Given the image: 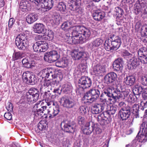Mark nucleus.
I'll return each instance as SVG.
<instances>
[{"mask_svg": "<svg viewBox=\"0 0 147 147\" xmlns=\"http://www.w3.org/2000/svg\"><path fill=\"white\" fill-rule=\"evenodd\" d=\"M122 92V88L121 86H117L116 89L110 88H105L103 90L100 96V99L106 100L105 96L112 98L115 101L117 99H125Z\"/></svg>", "mask_w": 147, "mask_h": 147, "instance_id": "1", "label": "nucleus"}, {"mask_svg": "<svg viewBox=\"0 0 147 147\" xmlns=\"http://www.w3.org/2000/svg\"><path fill=\"white\" fill-rule=\"evenodd\" d=\"M121 43L120 37L113 35L105 41L104 44L105 48L108 51H116L120 47Z\"/></svg>", "mask_w": 147, "mask_h": 147, "instance_id": "2", "label": "nucleus"}, {"mask_svg": "<svg viewBox=\"0 0 147 147\" xmlns=\"http://www.w3.org/2000/svg\"><path fill=\"white\" fill-rule=\"evenodd\" d=\"M71 55L75 60L82 62L79 64V67L81 71H85L87 67L85 64H86V61L89 57L88 54L84 51H74L72 53Z\"/></svg>", "mask_w": 147, "mask_h": 147, "instance_id": "3", "label": "nucleus"}, {"mask_svg": "<svg viewBox=\"0 0 147 147\" xmlns=\"http://www.w3.org/2000/svg\"><path fill=\"white\" fill-rule=\"evenodd\" d=\"M136 137L139 139V142L144 143L147 140V120L144 118L140 126V130Z\"/></svg>", "mask_w": 147, "mask_h": 147, "instance_id": "4", "label": "nucleus"}, {"mask_svg": "<svg viewBox=\"0 0 147 147\" xmlns=\"http://www.w3.org/2000/svg\"><path fill=\"white\" fill-rule=\"evenodd\" d=\"M27 36L24 34H20L16 38V44L20 50H25L28 46Z\"/></svg>", "mask_w": 147, "mask_h": 147, "instance_id": "5", "label": "nucleus"}, {"mask_svg": "<svg viewBox=\"0 0 147 147\" xmlns=\"http://www.w3.org/2000/svg\"><path fill=\"white\" fill-rule=\"evenodd\" d=\"M100 94L99 89H91L85 94V99L88 100L87 102L91 103L98 98Z\"/></svg>", "mask_w": 147, "mask_h": 147, "instance_id": "6", "label": "nucleus"}, {"mask_svg": "<svg viewBox=\"0 0 147 147\" xmlns=\"http://www.w3.org/2000/svg\"><path fill=\"white\" fill-rule=\"evenodd\" d=\"M26 96L27 101L31 103H34L38 99L39 92L36 89L32 88L28 90Z\"/></svg>", "mask_w": 147, "mask_h": 147, "instance_id": "7", "label": "nucleus"}, {"mask_svg": "<svg viewBox=\"0 0 147 147\" xmlns=\"http://www.w3.org/2000/svg\"><path fill=\"white\" fill-rule=\"evenodd\" d=\"M81 34L82 36H80V43L82 44L90 40L91 35L90 30L85 27L81 26L80 28Z\"/></svg>", "mask_w": 147, "mask_h": 147, "instance_id": "8", "label": "nucleus"}, {"mask_svg": "<svg viewBox=\"0 0 147 147\" xmlns=\"http://www.w3.org/2000/svg\"><path fill=\"white\" fill-rule=\"evenodd\" d=\"M61 125L63 126V130L66 132L73 133L75 131L76 124L74 122L64 121L61 123Z\"/></svg>", "mask_w": 147, "mask_h": 147, "instance_id": "9", "label": "nucleus"}, {"mask_svg": "<svg viewBox=\"0 0 147 147\" xmlns=\"http://www.w3.org/2000/svg\"><path fill=\"white\" fill-rule=\"evenodd\" d=\"M60 57V55L55 50L45 53L44 57V60L49 63L54 62Z\"/></svg>", "mask_w": 147, "mask_h": 147, "instance_id": "10", "label": "nucleus"}, {"mask_svg": "<svg viewBox=\"0 0 147 147\" xmlns=\"http://www.w3.org/2000/svg\"><path fill=\"white\" fill-rule=\"evenodd\" d=\"M92 84V81L90 78L87 76H82L78 81L79 86L83 89L90 88Z\"/></svg>", "mask_w": 147, "mask_h": 147, "instance_id": "11", "label": "nucleus"}, {"mask_svg": "<svg viewBox=\"0 0 147 147\" xmlns=\"http://www.w3.org/2000/svg\"><path fill=\"white\" fill-rule=\"evenodd\" d=\"M32 47L34 51L38 53L45 52L48 48L47 44L41 41L35 42L34 44Z\"/></svg>", "mask_w": 147, "mask_h": 147, "instance_id": "12", "label": "nucleus"}, {"mask_svg": "<svg viewBox=\"0 0 147 147\" xmlns=\"http://www.w3.org/2000/svg\"><path fill=\"white\" fill-rule=\"evenodd\" d=\"M131 107L128 105L120 110L119 113L122 120H126L129 117L131 112Z\"/></svg>", "mask_w": 147, "mask_h": 147, "instance_id": "13", "label": "nucleus"}, {"mask_svg": "<svg viewBox=\"0 0 147 147\" xmlns=\"http://www.w3.org/2000/svg\"><path fill=\"white\" fill-rule=\"evenodd\" d=\"M59 102L61 104H62L64 107L67 108H73L76 105L75 102L73 100L69 99L66 96L62 97Z\"/></svg>", "mask_w": 147, "mask_h": 147, "instance_id": "14", "label": "nucleus"}, {"mask_svg": "<svg viewBox=\"0 0 147 147\" xmlns=\"http://www.w3.org/2000/svg\"><path fill=\"white\" fill-rule=\"evenodd\" d=\"M117 76L114 72H110L107 74L104 78V82L107 84H113L117 79Z\"/></svg>", "mask_w": 147, "mask_h": 147, "instance_id": "15", "label": "nucleus"}, {"mask_svg": "<svg viewBox=\"0 0 147 147\" xmlns=\"http://www.w3.org/2000/svg\"><path fill=\"white\" fill-rule=\"evenodd\" d=\"M107 105V104L106 102H102L99 104H96L93 106L92 112L94 114H98L105 109Z\"/></svg>", "mask_w": 147, "mask_h": 147, "instance_id": "16", "label": "nucleus"}, {"mask_svg": "<svg viewBox=\"0 0 147 147\" xmlns=\"http://www.w3.org/2000/svg\"><path fill=\"white\" fill-rule=\"evenodd\" d=\"M32 2H36L37 3H40L42 7L45 9H50L53 7L54 2L53 0H29Z\"/></svg>", "mask_w": 147, "mask_h": 147, "instance_id": "17", "label": "nucleus"}, {"mask_svg": "<svg viewBox=\"0 0 147 147\" xmlns=\"http://www.w3.org/2000/svg\"><path fill=\"white\" fill-rule=\"evenodd\" d=\"M110 117L109 115L105 114L103 112L98 116L97 120L101 125H106L110 123Z\"/></svg>", "mask_w": 147, "mask_h": 147, "instance_id": "18", "label": "nucleus"}, {"mask_svg": "<svg viewBox=\"0 0 147 147\" xmlns=\"http://www.w3.org/2000/svg\"><path fill=\"white\" fill-rule=\"evenodd\" d=\"M103 42V40L100 38H98L88 45V49L92 51H95L97 47Z\"/></svg>", "mask_w": 147, "mask_h": 147, "instance_id": "19", "label": "nucleus"}, {"mask_svg": "<svg viewBox=\"0 0 147 147\" xmlns=\"http://www.w3.org/2000/svg\"><path fill=\"white\" fill-rule=\"evenodd\" d=\"M94 126V124L93 123H87L82 129L83 133L86 135H90L93 131Z\"/></svg>", "mask_w": 147, "mask_h": 147, "instance_id": "20", "label": "nucleus"}, {"mask_svg": "<svg viewBox=\"0 0 147 147\" xmlns=\"http://www.w3.org/2000/svg\"><path fill=\"white\" fill-rule=\"evenodd\" d=\"M42 73L43 75L45 76V78L52 79L55 78L57 77L54 71L52 69L43 70L42 71Z\"/></svg>", "mask_w": 147, "mask_h": 147, "instance_id": "21", "label": "nucleus"}, {"mask_svg": "<svg viewBox=\"0 0 147 147\" xmlns=\"http://www.w3.org/2000/svg\"><path fill=\"white\" fill-rule=\"evenodd\" d=\"M123 61L121 58H119L116 60L113 64V68L114 70L121 71L123 69Z\"/></svg>", "mask_w": 147, "mask_h": 147, "instance_id": "22", "label": "nucleus"}, {"mask_svg": "<svg viewBox=\"0 0 147 147\" xmlns=\"http://www.w3.org/2000/svg\"><path fill=\"white\" fill-rule=\"evenodd\" d=\"M40 102H41V104L40 103H37L33 107L34 110H36V113L38 115H41V113H43L44 111L46 110L47 107L46 106H43L42 105V104L43 102L40 101Z\"/></svg>", "mask_w": 147, "mask_h": 147, "instance_id": "23", "label": "nucleus"}, {"mask_svg": "<svg viewBox=\"0 0 147 147\" xmlns=\"http://www.w3.org/2000/svg\"><path fill=\"white\" fill-rule=\"evenodd\" d=\"M144 107L140 105L139 106L138 105L135 104L133 105L132 107V113L134 116L136 118L139 117V109L140 108L142 111L144 109Z\"/></svg>", "mask_w": 147, "mask_h": 147, "instance_id": "24", "label": "nucleus"}, {"mask_svg": "<svg viewBox=\"0 0 147 147\" xmlns=\"http://www.w3.org/2000/svg\"><path fill=\"white\" fill-rule=\"evenodd\" d=\"M117 108L113 106H111L107 104V107L104 112L105 114L109 115V116L111 115H113L115 114L117 111Z\"/></svg>", "mask_w": 147, "mask_h": 147, "instance_id": "25", "label": "nucleus"}, {"mask_svg": "<svg viewBox=\"0 0 147 147\" xmlns=\"http://www.w3.org/2000/svg\"><path fill=\"white\" fill-rule=\"evenodd\" d=\"M105 71V68L104 67L100 65H97L94 67L93 70V74L98 76L100 74L103 73Z\"/></svg>", "mask_w": 147, "mask_h": 147, "instance_id": "26", "label": "nucleus"}, {"mask_svg": "<svg viewBox=\"0 0 147 147\" xmlns=\"http://www.w3.org/2000/svg\"><path fill=\"white\" fill-rule=\"evenodd\" d=\"M136 80V78L134 76H126L124 78V82L127 86H131L134 84Z\"/></svg>", "mask_w": 147, "mask_h": 147, "instance_id": "27", "label": "nucleus"}, {"mask_svg": "<svg viewBox=\"0 0 147 147\" xmlns=\"http://www.w3.org/2000/svg\"><path fill=\"white\" fill-rule=\"evenodd\" d=\"M44 25L41 23L36 24L33 27V31L35 33L40 34L44 32Z\"/></svg>", "mask_w": 147, "mask_h": 147, "instance_id": "28", "label": "nucleus"}, {"mask_svg": "<svg viewBox=\"0 0 147 147\" xmlns=\"http://www.w3.org/2000/svg\"><path fill=\"white\" fill-rule=\"evenodd\" d=\"M81 25L76 26L73 28L72 36L76 38H79L80 34H81L80 28Z\"/></svg>", "mask_w": 147, "mask_h": 147, "instance_id": "29", "label": "nucleus"}, {"mask_svg": "<svg viewBox=\"0 0 147 147\" xmlns=\"http://www.w3.org/2000/svg\"><path fill=\"white\" fill-rule=\"evenodd\" d=\"M53 110L49 117L50 118H52L55 117L58 114L60 111L59 106L58 104H57V106L56 105L54 107H53Z\"/></svg>", "mask_w": 147, "mask_h": 147, "instance_id": "30", "label": "nucleus"}, {"mask_svg": "<svg viewBox=\"0 0 147 147\" xmlns=\"http://www.w3.org/2000/svg\"><path fill=\"white\" fill-rule=\"evenodd\" d=\"M65 3L62 1L58 2L56 9L62 12H65L66 10V6Z\"/></svg>", "mask_w": 147, "mask_h": 147, "instance_id": "31", "label": "nucleus"}, {"mask_svg": "<svg viewBox=\"0 0 147 147\" xmlns=\"http://www.w3.org/2000/svg\"><path fill=\"white\" fill-rule=\"evenodd\" d=\"M142 86L141 85H137L133 89V92L134 94L139 95L142 91Z\"/></svg>", "mask_w": 147, "mask_h": 147, "instance_id": "32", "label": "nucleus"}, {"mask_svg": "<svg viewBox=\"0 0 147 147\" xmlns=\"http://www.w3.org/2000/svg\"><path fill=\"white\" fill-rule=\"evenodd\" d=\"M25 54L21 52H15L13 53V58L14 60L20 59L24 57Z\"/></svg>", "mask_w": 147, "mask_h": 147, "instance_id": "33", "label": "nucleus"}, {"mask_svg": "<svg viewBox=\"0 0 147 147\" xmlns=\"http://www.w3.org/2000/svg\"><path fill=\"white\" fill-rule=\"evenodd\" d=\"M138 58L134 57L130 59V65L133 67V68H135L140 65V61Z\"/></svg>", "mask_w": 147, "mask_h": 147, "instance_id": "34", "label": "nucleus"}, {"mask_svg": "<svg viewBox=\"0 0 147 147\" xmlns=\"http://www.w3.org/2000/svg\"><path fill=\"white\" fill-rule=\"evenodd\" d=\"M72 88L71 86L68 84H65L63 85L61 87L62 92L65 94H67L70 92Z\"/></svg>", "mask_w": 147, "mask_h": 147, "instance_id": "35", "label": "nucleus"}, {"mask_svg": "<svg viewBox=\"0 0 147 147\" xmlns=\"http://www.w3.org/2000/svg\"><path fill=\"white\" fill-rule=\"evenodd\" d=\"M66 40H67L66 42L69 44H76L80 43L79 38H76L72 36Z\"/></svg>", "mask_w": 147, "mask_h": 147, "instance_id": "36", "label": "nucleus"}, {"mask_svg": "<svg viewBox=\"0 0 147 147\" xmlns=\"http://www.w3.org/2000/svg\"><path fill=\"white\" fill-rule=\"evenodd\" d=\"M138 56L147 55L146 48L144 47H142L140 48L138 51Z\"/></svg>", "mask_w": 147, "mask_h": 147, "instance_id": "37", "label": "nucleus"}, {"mask_svg": "<svg viewBox=\"0 0 147 147\" xmlns=\"http://www.w3.org/2000/svg\"><path fill=\"white\" fill-rule=\"evenodd\" d=\"M115 11L117 18H121L123 13V10L119 7H117L115 8Z\"/></svg>", "mask_w": 147, "mask_h": 147, "instance_id": "38", "label": "nucleus"}, {"mask_svg": "<svg viewBox=\"0 0 147 147\" xmlns=\"http://www.w3.org/2000/svg\"><path fill=\"white\" fill-rule=\"evenodd\" d=\"M28 82L32 85L35 84L37 82V79L35 75L31 74L28 79Z\"/></svg>", "mask_w": 147, "mask_h": 147, "instance_id": "39", "label": "nucleus"}, {"mask_svg": "<svg viewBox=\"0 0 147 147\" xmlns=\"http://www.w3.org/2000/svg\"><path fill=\"white\" fill-rule=\"evenodd\" d=\"M31 74L30 72L28 71L24 72L22 75V79L24 82L27 83L28 81V79Z\"/></svg>", "mask_w": 147, "mask_h": 147, "instance_id": "40", "label": "nucleus"}, {"mask_svg": "<svg viewBox=\"0 0 147 147\" xmlns=\"http://www.w3.org/2000/svg\"><path fill=\"white\" fill-rule=\"evenodd\" d=\"M26 5V3L25 1H22L19 4V10L23 12L26 11L27 10Z\"/></svg>", "mask_w": 147, "mask_h": 147, "instance_id": "41", "label": "nucleus"}, {"mask_svg": "<svg viewBox=\"0 0 147 147\" xmlns=\"http://www.w3.org/2000/svg\"><path fill=\"white\" fill-rule=\"evenodd\" d=\"M43 96L45 99L48 98H54L56 97V95H52L49 91H48L47 92H45L43 94Z\"/></svg>", "mask_w": 147, "mask_h": 147, "instance_id": "42", "label": "nucleus"}, {"mask_svg": "<svg viewBox=\"0 0 147 147\" xmlns=\"http://www.w3.org/2000/svg\"><path fill=\"white\" fill-rule=\"evenodd\" d=\"M105 16V13L104 12H95L93 14V18L96 17V18H103Z\"/></svg>", "mask_w": 147, "mask_h": 147, "instance_id": "43", "label": "nucleus"}, {"mask_svg": "<svg viewBox=\"0 0 147 147\" xmlns=\"http://www.w3.org/2000/svg\"><path fill=\"white\" fill-rule=\"evenodd\" d=\"M51 82L49 79L47 80H45L43 84L42 85L40 88V89H44L47 87L51 85Z\"/></svg>", "mask_w": 147, "mask_h": 147, "instance_id": "44", "label": "nucleus"}, {"mask_svg": "<svg viewBox=\"0 0 147 147\" xmlns=\"http://www.w3.org/2000/svg\"><path fill=\"white\" fill-rule=\"evenodd\" d=\"M88 111L87 107L85 106H82L80 107L79 108V112L82 115H84L87 113Z\"/></svg>", "mask_w": 147, "mask_h": 147, "instance_id": "45", "label": "nucleus"}, {"mask_svg": "<svg viewBox=\"0 0 147 147\" xmlns=\"http://www.w3.org/2000/svg\"><path fill=\"white\" fill-rule=\"evenodd\" d=\"M138 59L143 64L147 63V55L138 56Z\"/></svg>", "mask_w": 147, "mask_h": 147, "instance_id": "46", "label": "nucleus"}, {"mask_svg": "<svg viewBox=\"0 0 147 147\" xmlns=\"http://www.w3.org/2000/svg\"><path fill=\"white\" fill-rule=\"evenodd\" d=\"M136 96L135 95L130 94H129L127 99V102L130 103H134L135 101Z\"/></svg>", "mask_w": 147, "mask_h": 147, "instance_id": "47", "label": "nucleus"}, {"mask_svg": "<svg viewBox=\"0 0 147 147\" xmlns=\"http://www.w3.org/2000/svg\"><path fill=\"white\" fill-rule=\"evenodd\" d=\"M22 63L24 67L26 68H29L30 61H29L27 59H23L22 61Z\"/></svg>", "mask_w": 147, "mask_h": 147, "instance_id": "48", "label": "nucleus"}, {"mask_svg": "<svg viewBox=\"0 0 147 147\" xmlns=\"http://www.w3.org/2000/svg\"><path fill=\"white\" fill-rule=\"evenodd\" d=\"M40 16L39 13H32L29 14L27 16L26 18H37Z\"/></svg>", "mask_w": 147, "mask_h": 147, "instance_id": "49", "label": "nucleus"}, {"mask_svg": "<svg viewBox=\"0 0 147 147\" xmlns=\"http://www.w3.org/2000/svg\"><path fill=\"white\" fill-rule=\"evenodd\" d=\"M93 128V132L94 134H100L102 132V129L98 126H96V125L94 124Z\"/></svg>", "mask_w": 147, "mask_h": 147, "instance_id": "50", "label": "nucleus"}, {"mask_svg": "<svg viewBox=\"0 0 147 147\" xmlns=\"http://www.w3.org/2000/svg\"><path fill=\"white\" fill-rule=\"evenodd\" d=\"M137 6H138L139 7L142 9L144 8L146 6V4L144 1L143 0H138V2L136 4Z\"/></svg>", "mask_w": 147, "mask_h": 147, "instance_id": "51", "label": "nucleus"}, {"mask_svg": "<svg viewBox=\"0 0 147 147\" xmlns=\"http://www.w3.org/2000/svg\"><path fill=\"white\" fill-rule=\"evenodd\" d=\"M140 82L142 85L145 86L147 85V76H142Z\"/></svg>", "mask_w": 147, "mask_h": 147, "instance_id": "52", "label": "nucleus"}, {"mask_svg": "<svg viewBox=\"0 0 147 147\" xmlns=\"http://www.w3.org/2000/svg\"><path fill=\"white\" fill-rule=\"evenodd\" d=\"M43 123H45V122L41 121L38 124V127L40 130H42L43 129H45L46 128V126L44 125Z\"/></svg>", "mask_w": 147, "mask_h": 147, "instance_id": "53", "label": "nucleus"}, {"mask_svg": "<svg viewBox=\"0 0 147 147\" xmlns=\"http://www.w3.org/2000/svg\"><path fill=\"white\" fill-rule=\"evenodd\" d=\"M61 28L62 30L65 31L70 29L69 28L68 26V23L66 22H64L61 25Z\"/></svg>", "mask_w": 147, "mask_h": 147, "instance_id": "54", "label": "nucleus"}, {"mask_svg": "<svg viewBox=\"0 0 147 147\" xmlns=\"http://www.w3.org/2000/svg\"><path fill=\"white\" fill-rule=\"evenodd\" d=\"M46 34L49 37L50 39H52L54 37V33L53 31L50 30H48L46 32Z\"/></svg>", "mask_w": 147, "mask_h": 147, "instance_id": "55", "label": "nucleus"}, {"mask_svg": "<svg viewBox=\"0 0 147 147\" xmlns=\"http://www.w3.org/2000/svg\"><path fill=\"white\" fill-rule=\"evenodd\" d=\"M62 92L61 90V87L59 86L57 88H55L53 91V92L58 94H60L61 92Z\"/></svg>", "mask_w": 147, "mask_h": 147, "instance_id": "56", "label": "nucleus"}, {"mask_svg": "<svg viewBox=\"0 0 147 147\" xmlns=\"http://www.w3.org/2000/svg\"><path fill=\"white\" fill-rule=\"evenodd\" d=\"M132 54L129 53L127 50H123L121 53V55L122 56H127L130 57L132 56Z\"/></svg>", "mask_w": 147, "mask_h": 147, "instance_id": "57", "label": "nucleus"}, {"mask_svg": "<svg viewBox=\"0 0 147 147\" xmlns=\"http://www.w3.org/2000/svg\"><path fill=\"white\" fill-rule=\"evenodd\" d=\"M137 146L136 140H134L131 143L126 145V147H136Z\"/></svg>", "mask_w": 147, "mask_h": 147, "instance_id": "58", "label": "nucleus"}, {"mask_svg": "<svg viewBox=\"0 0 147 147\" xmlns=\"http://www.w3.org/2000/svg\"><path fill=\"white\" fill-rule=\"evenodd\" d=\"M4 117L8 120H11L12 119V115L9 112L5 113L4 115Z\"/></svg>", "mask_w": 147, "mask_h": 147, "instance_id": "59", "label": "nucleus"}, {"mask_svg": "<svg viewBox=\"0 0 147 147\" xmlns=\"http://www.w3.org/2000/svg\"><path fill=\"white\" fill-rule=\"evenodd\" d=\"M70 0L68 1V4H69V8L71 10L74 11L77 9L78 8L76 7L74 5V4L72 3L70 1Z\"/></svg>", "mask_w": 147, "mask_h": 147, "instance_id": "60", "label": "nucleus"}, {"mask_svg": "<svg viewBox=\"0 0 147 147\" xmlns=\"http://www.w3.org/2000/svg\"><path fill=\"white\" fill-rule=\"evenodd\" d=\"M70 1L72 3L75 5V7H77V6H79L81 3L80 0H70Z\"/></svg>", "mask_w": 147, "mask_h": 147, "instance_id": "61", "label": "nucleus"}, {"mask_svg": "<svg viewBox=\"0 0 147 147\" xmlns=\"http://www.w3.org/2000/svg\"><path fill=\"white\" fill-rule=\"evenodd\" d=\"M142 11V9L139 7L138 6L136 5V7L134 8V12L136 14L139 13Z\"/></svg>", "mask_w": 147, "mask_h": 147, "instance_id": "62", "label": "nucleus"}, {"mask_svg": "<svg viewBox=\"0 0 147 147\" xmlns=\"http://www.w3.org/2000/svg\"><path fill=\"white\" fill-rule=\"evenodd\" d=\"M47 105L48 106H51V107H54L56 105L57 106V104L56 102H55L53 101H50L47 102Z\"/></svg>", "mask_w": 147, "mask_h": 147, "instance_id": "63", "label": "nucleus"}, {"mask_svg": "<svg viewBox=\"0 0 147 147\" xmlns=\"http://www.w3.org/2000/svg\"><path fill=\"white\" fill-rule=\"evenodd\" d=\"M141 30L142 32H144L146 35H147V24H144Z\"/></svg>", "mask_w": 147, "mask_h": 147, "instance_id": "64", "label": "nucleus"}]
</instances>
